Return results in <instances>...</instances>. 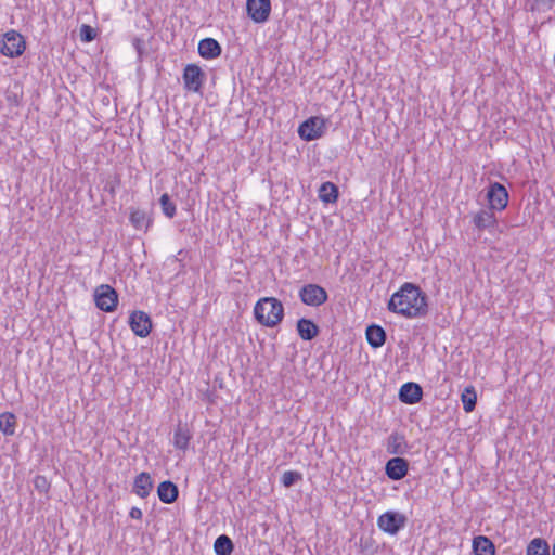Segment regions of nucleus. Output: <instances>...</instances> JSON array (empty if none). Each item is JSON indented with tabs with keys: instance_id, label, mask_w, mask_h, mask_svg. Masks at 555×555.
Listing matches in <instances>:
<instances>
[{
	"instance_id": "nucleus-1",
	"label": "nucleus",
	"mask_w": 555,
	"mask_h": 555,
	"mask_svg": "<svg viewBox=\"0 0 555 555\" xmlns=\"http://www.w3.org/2000/svg\"><path fill=\"white\" fill-rule=\"evenodd\" d=\"M388 310L405 318H422L428 313L427 296L420 286L404 283L392 294Z\"/></svg>"
},
{
	"instance_id": "nucleus-2",
	"label": "nucleus",
	"mask_w": 555,
	"mask_h": 555,
	"mask_svg": "<svg viewBox=\"0 0 555 555\" xmlns=\"http://www.w3.org/2000/svg\"><path fill=\"white\" fill-rule=\"evenodd\" d=\"M254 315L261 325L274 327L284 317V307L282 302L274 297H263L256 302Z\"/></svg>"
},
{
	"instance_id": "nucleus-3",
	"label": "nucleus",
	"mask_w": 555,
	"mask_h": 555,
	"mask_svg": "<svg viewBox=\"0 0 555 555\" xmlns=\"http://www.w3.org/2000/svg\"><path fill=\"white\" fill-rule=\"evenodd\" d=\"M26 48L23 36L15 31L9 30L3 35V40L0 42L1 54L9 57H16L24 53Z\"/></svg>"
},
{
	"instance_id": "nucleus-4",
	"label": "nucleus",
	"mask_w": 555,
	"mask_h": 555,
	"mask_svg": "<svg viewBox=\"0 0 555 555\" xmlns=\"http://www.w3.org/2000/svg\"><path fill=\"white\" fill-rule=\"evenodd\" d=\"M299 298L307 306L320 307L327 301L328 294L324 287L309 283L299 289Z\"/></svg>"
},
{
	"instance_id": "nucleus-5",
	"label": "nucleus",
	"mask_w": 555,
	"mask_h": 555,
	"mask_svg": "<svg viewBox=\"0 0 555 555\" xmlns=\"http://www.w3.org/2000/svg\"><path fill=\"white\" fill-rule=\"evenodd\" d=\"M94 300L100 310L112 312L117 307L118 294L111 285L102 284L95 289Z\"/></svg>"
},
{
	"instance_id": "nucleus-6",
	"label": "nucleus",
	"mask_w": 555,
	"mask_h": 555,
	"mask_svg": "<svg viewBox=\"0 0 555 555\" xmlns=\"http://www.w3.org/2000/svg\"><path fill=\"white\" fill-rule=\"evenodd\" d=\"M184 89L198 93L202 91L206 75L204 70L196 64H188L183 69Z\"/></svg>"
},
{
	"instance_id": "nucleus-7",
	"label": "nucleus",
	"mask_w": 555,
	"mask_h": 555,
	"mask_svg": "<svg viewBox=\"0 0 555 555\" xmlns=\"http://www.w3.org/2000/svg\"><path fill=\"white\" fill-rule=\"evenodd\" d=\"M405 522L406 517L398 512H386L377 519L379 529L389 534L398 533L405 526Z\"/></svg>"
},
{
	"instance_id": "nucleus-8",
	"label": "nucleus",
	"mask_w": 555,
	"mask_h": 555,
	"mask_svg": "<svg viewBox=\"0 0 555 555\" xmlns=\"http://www.w3.org/2000/svg\"><path fill=\"white\" fill-rule=\"evenodd\" d=\"M487 199L490 205L489 208L501 211L507 206L508 192L506 188L499 182L490 183Z\"/></svg>"
},
{
	"instance_id": "nucleus-9",
	"label": "nucleus",
	"mask_w": 555,
	"mask_h": 555,
	"mask_svg": "<svg viewBox=\"0 0 555 555\" xmlns=\"http://www.w3.org/2000/svg\"><path fill=\"white\" fill-rule=\"evenodd\" d=\"M324 133V120L319 117H310L300 124L298 134L306 141H313Z\"/></svg>"
},
{
	"instance_id": "nucleus-10",
	"label": "nucleus",
	"mask_w": 555,
	"mask_h": 555,
	"mask_svg": "<svg viewBox=\"0 0 555 555\" xmlns=\"http://www.w3.org/2000/svg\"><path fill=\"white\" fill-rule=\"evenodd\" d=\"M246 10L248 16L255 23H264L268 21L271 12L270 0H247Z\"/></svg>"
},
{
	"instance_id": "nucleus-11",
	"label": "nucleus",
	"mask_w": 555,
	"mask_h": 555,
	"mask_svg": "<svg viewBox=\"0 0 555 555\" xmlns=\"http://www.w3.org/2000/svg\"><path fill=\"white\" fill-rule=\"evenodd\" d=\"M129 325L137 336L146 337L152 330V320L143 311H133L129 318Z\"/></svg>"
},
{
	"instance_id": "nucleus-12",
	"label": "nucleus",
	"mask_w": 555,
	"mask_h": 555,
	"mask_svg": "<svg viewBox=\"0 0 555 555\" xmlns=\"http://www.w3.org/2000/svg\"><path fill=\"white\" fill-rule=\"evenodd\" d=\"M409 472V462L406 459L396 456L387 461L385 465V474L391 480L403 479Z\"/></svg>"
},
{
	"instance_id": "nucleus-13",
	"label": "nucleus",
	"mask_w": 555,
	"mask_h": 555,
	"mask_svg": "<svg viewBox=\"0 0 555 555\" xmlns=\"http://www.w3.org/2000/svg\"><path fill=\"white\" fill-rule=\"evenodd\" d=\"M422 387L413 382L403 384L398 393L399 400L405 404H415L422 400Z\"/></svg>"
},
{
	"instance_id": "nucleus-14",
	"label": "nucleus",
	"mask_w": 555,
	"mask_h": 555,
	"mask_svg": "<svg viewBox=\"0 0 555 555\" xmlns=\"http://www.w3.org/2000/svg\"><path fill=\"white\" fill-rule=\"evenodd\" d=\"M221 46L214 38H204L198 42V54L206 60H212L220 56Z\"/></svg>"
},
{
	"instance_id": "nucleus-15",
	"label": "nucleus",
	"mask_w": 555,
	"mask_h": 555,
	"mask_svg": "<svg viewBox=\"0 0 555 555\" xmlns=\"http://www.w3.org/2000/svg\"><path fill=\"white\" fill-rule=\"evenodd\" d=\"M157 495L163 503L171 504L177 501L179 489L172 481L166 480L158 485Z\"/></svg>"
},
{
	"instance_id": "nucleus-16",
	"label": "nucleus",
	"mask_w": 555,
	"mask_h": 555,
	"mask_svg": "<svg viewBox=\"0 0 555 555\" xmlns=\"http://www.w3.org/2000/svg\"><path fill=\"white\" fill-rule=\"evenodd\" d=\"M153 489V480L149 473L142 472L139 474L133 482V492L142 499L149 496Z\"/></svg>"
},
{
	"instance_id": "nucleus-17",
	"label": "nucleus",
	"mask_w": 555,
	"mask_h": 555,
	"mask_svg": "<svg viewBox=\"0 0 555 555\" xmlns=\"http://www.w3.org/2000/svg\"><path fill=\"white\" fill-rule=\"evenodd\" d=\"M297 332L301 339L312 340L318 336L320 330L312 320L301 318L297 321Z\"/></svg>"
},
{
	"instance_id": "nucleus-18",
	"label": "nucleus",
	"mask_w": 555,
	"mask_h": 555,
	"mask_svg": "<svg viewBox=\"0 0 555 555\" xmlns=\"http://www.w3.org/2000/svg\"><path fill=\"white\" fill-rule=\"evenodd\" d=\"M386 332L380 325L371 324L366 327V340L371 347H382L386 341Z\"/></svg>"
},
{
	"instance_id": "nucleus-19",
	"label": "nucleus",
	"mask_w": 555,
	"mask_h": 555,
	"mask_svg": "<svg viewBox=\"0 0 555 555\" xmlns=\"http://www.w3.org/2000/svg\"><path fill=\"white\" fill-rule=\"evenodd\" d=\"M473 223L479 230L494 227L496 223V218L494 216L493 209L488 208L478 211L473 218Z\"/></svg>"
},
{
	"instance_id": "nucleus-20",
	"label": "nucleus",
	"mask_w": 555,
	"mask_h": 555,
	"mask_svg": "<svg viewBox=\"0 0 555 555\" xmlns=\"http://www.w3.org/2000/svg\"><path fill=\"white\" fill-rule=\"evenodd\" d=\"M191 438L192 435L189 430L188 424L179 422L173 435L175 447L179 450H186Z\"/></svg>"
},
{
	"instance_id": "nucleus-21",
	"label": "nucleus",
	"mask_w": 555,
	"mask_h": 555,
	"mask_svg": "<svg viewBox=\"0 0 555 555\" xmlns=\"http://www.w3.org/2000/svg\"><path fill=\"white\" fill-rule=\"evenodd\" d=\"M473 552L475 555H494L495 547L489 538L478 535L473 540Z\"/></svg>"
},
{
	"instance_id": "nucleus-22",
	"label": "nucleus",
	"mask_w": 555,
	"mask_h": 555,
	"mask_svg": "<svg viewBox=\"0 0 555 555\" xmlns=\"http://www.w3.org/2000/svg\"><path fill=\"white\" fill-rule=\"evenodd\" d=\"M406 450V442L403 435L392 433L387 439V451L390 454L401 455Z\"/></svg>"
},
{
	"instance_id": "nucleus-23",
	"label": "nucleus",
	"mask_w": 555,
	"mask_h": 555,
	"mask_svg": "<svg viewBox=\"0 0 555 555\" xmlns=\"http://www.w3.org/2000/svg\"><path fill=\"white\" fill-rule=\"evenodd\" d=\"M319 197L326 204L335 203L338 198V188L332 182H324L319 189Z\"/></svg>"
},
{
	"instance_id": "nucleus-24",
	"label": "nucleus",
	"mask_w": 555,
	"mask_h": 555,
	"mask_svg": "<svg viewBox=\"0 0 555 555\" xmlns=\"http://www.w3.org/2000/svg\"><path fill=\"white\" fill-rule=\"evenodd\" d=\"M130 222L137 230H147L152 223V219L144 210L132 209L130 212Z\"/></svg>"
},
{
	"instance_id": "nucleus-25",
	"label": "nucleus",
	"mask_w": 555,
	"mask_h": 555,
	"mask_svg": "<svg viewBox=\"0 0 555 555\" xmlns=\"http://www.w3.org/2000/svg\"><path fill=\"white\" fill-rule=\"evenodd\" d=\"M214 550L217 555H231L234 544L228 535L221 534L215 540Z\"/></svg>"
},
{
	"instance_id": "nucleus-26",
	"label": "nucleus",
	"mask_w": 555,
	"mask_h": 555,
	"mask_svg": "<svg viewBox=\"0 0 555 555\" xmlns=\"http://www.w3.org/2000/svg\"><path fill=\"white\" fill-rule=\"evenodd\" d=\"M527 555H550V546L545 540L535 538L528 544Z\"/></svg>"
},
{
	"instance_id": "nucleus-27",
	"label": "nucleus",
	"mask_w": 555,
	"mask_h": 555,
	"mask_svg": "<svg viewBox=\"0 0 555 555\" xmlns=\"http://www.w3.org/2000/svg\"><path fill=\"white\" fill-rule=\"evenodd\" d=\"M461 400L465 412L469 413L475 410L477 395L473 386L466 387L462 392Z\"/></svg>"
},
{
	"instance_id": "nucleus-28",
	"label": "nucleus",
	"mask_w": 555,
	"mask_h": 555,
	"mask_svg": "<svg viewBox=\"0 0 555 555\" xmlns=\"http://www.w3.org/2000/svg\"><path fill=\"white\" fill-rule=\"evenodd\" d=\"M16 417L13 413L4 412L0 414V430L7 435L11 436L15 431Z\"/></svg>"
},
{
	"instance_id": "nucleus-29",
	"label": "nucleus",
	"mask_w": 555,
	"mask_h": 555,
	"mask_svg": "<svg viewBox=\"0 0 555 555\" xmlns=\"http://www.w3.org/2000/svg\"><path fill=\"white\" fill-rule=\"evenodd\" d=\"M162 211L167 218H173L176 216V204L171 201L167 193H164L159 199Z\"/></svg>"
},
{
	"instance_id": "nucleus-30",
	"label": "nucleus",
	"mask_w": 555,
	"mask_h": 555,
	"mask_svg": "<svg viewBox=\"0 0 555 555\" xmlns=\"http://www.w3.org/2000/svg\"><path fill=\"white\" fill-rule=\"evenodd\" d=\"M302 476L298 472L288 470L285 472L282 476V483L284 487L289 488L294 486L297 481L301 480Z\"/></svg>"
},
{
	"instance_id": "nucleus-31",
	"label": "nucleus",
	"mask_w": 555,
	"mask_h": 555,
	"mask_svg": "<svg viewBox=\"0 0 555 555\" xmlns=\"http://www.w3.org/2000/svg\"><path fill=\"white\" fill-rule=\"evenodd\" d=\"M80 39L81 41L83 42H90L92 40L95 39L96 37V31L93 27H91L90 25H87V24H83L81 27H80Z\"/></svg>"
},
{
	"instance_id": "nucleus-32",
	"label": "nucleus",
	"mask_w": 555,
	"mask_h": 555,
	"mask_svg": "<svg viewBox=\"0 0 555 555\" xmlns=\"http://www.w3.org/2000/svg\"><path fill=\"white\" fill-rule=\"evenodd\" d=\"M34 487L41 493H47L50 489V482L47 477L38 475L34 479Z\"/></svg>"
},
{
	"instance_id": "nucleus-33",
	"label": "nucleus",
	"mask_w": 555,
	"mask_h": 555,
	"mask_svg": "<svg viewBox=\"0 0 555 555\" xmlns=\"http://www.w3.org/2000/svg\"><path fill=\"white\" fill-rule=\"evenodd\" d=\"M133 47L137 50L139 57L141 59L143 55L144 41L140 38H134Z\"/></svg>"
},
{
	"instance_id": "nucleus-34",
	"label": "nucleus",
	"mask_w": 555,
	"mask_h": 555,
	"mask_svg": "<svg viewBox=\"0 0 555 555\" xmlns=\"http://www.w3.org/2000/svg\"><path fill=\"white\" fill-rule=\"evenodd\" d=\"M535 3L542 8L552 9L555 5V0H534Z\"/></svg>"
},
{
	"instance_id": "nucleus-35",
	"label": "nucleus",
	"mask_w": 555,
	"mask_h": 555,
	"mask_svg": "<svg viewBox=\"0 0 555 555\" xmlns=\"http://www.w3.org/2000/svg\"><path fill=\"white\" fill-rule=\"evenodd\" d=\"M129 516L133 519H141L142 518V511L139 507H132L130 509Z\"/></svg>"
},
{
	"instance_id": "nucleus-36",
	"label": "nucleus",
	"mask_w": 555,
	"mask_h": 555,
	"mask_svg": "<svg viewBox=\"0 0 555 555\" xmlns=\"http://www.w3.org/2000/svg\"><path fill=\"white\" fill-rule=\"evenodd\" d=\"M553 555H555V543H554V546H553Z\"/></svg>"
}]
</instances>
